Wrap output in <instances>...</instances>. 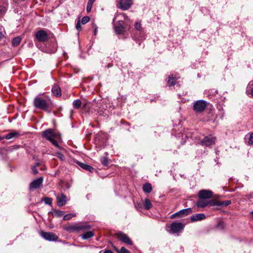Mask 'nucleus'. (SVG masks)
I'll use <instances>...</instances> for the list:
<instances>
[{"instance_id":"nucleus-1","label":"nucleus","mask_w":253,"mask_h":253,"mask_svg":"<svg viewBox=\"0 0 253 253\" xmlns=\"http://www.w3.org/2000/svg\"><path fill=\"white\" fill-rule=\"evenodd\" d=\"M34 105L38 109L47 111L52 108V103L49 97L46 96H37L34 100Z\"/></svg>"},{"instance_id":"nucleus-2","label":"nucleus","mask_w":253,"mask_h":253,"mask_svg":"<svg viewBox=\"0 0 253 253\" xmlns=\"http://www.w3.org/2000/svg\"><path fill=\"white\" fill-rule=\"evenodd\" d=\"M42 136L49 140L55 146L58 147V144L55 139L58 138V134L51 129H46L42 132Z\"/></svg>"},{"instance_id":"nucleus-3","label":"nucleus","mask_w":253,"mask_h":253,"mask_svg":"<svg viewBox=\"0 0 253 253\" xmlns=\"http://www.w3.org/2000/svg\"><path fill=\"white\" fill-rule=\"evenodd\" d=\"M35 39L39 42H44L48 40L49 36L45 31L40 30L35 33Z\"/></svg>"},{"instance_id":"nucleus-4","label":"nucleus","mask_w":253,"mask_h":253,"mask_svg":"<svg viewBox=\"0 0 253 253\" xmlns=\"http://www.w3.org/2000/svg\"><path fill=\"white\" fill-rule=\"evenodd\" d=\"M207 106V102L203 100H197L193 103V109L196 112H202Z\"/></svg>"},{"instance_id":"nucleus-5","label":"nucleus","mask_w":253,"mask_h":253,"mask_svg":"<svg viewBox=\"0 0 253 253\" xmlns=\"http://www.w3.org/2000/svg\"><path fill=\"white\" fill-rule=\"evenodd\" d=\"M40 235L45 240L49 241H56L58 239V237L53 232L42 231Z\"/></svg>"},{"instance_id":"nucleus-6","label":"nucleus","mask_w":253,"mask_h":253,"mask_svg":"<svg viewBox=\"0 0 253 253\" xmlns=\"http://www.w3.org/2000/svg\"><path fill=\"white\" fill-rule=\"evenodd\" d=\"M215 141V137L212 135H209L205 137L204 139L201 142V144L202 145H205L206 146H209L214 143Z\"/></svg>"},{"instance_id":"nucleus-7","label":"nucleus","mask_w":253,"mask_h":253,"mask_svg":"<svg viewBox=\"0 0 253 253\" xmlns=\"http://www.w3.org/2000/svg\"><path fill=\"white\" fill-rule=\"evenodd\" d=\"M116 235L118 238L123 242L130 245L132 244L131 241L126 234L122 232H119L117 233Z\"/></svg>"},{"instance_id":"nucleus-8","label":"nucleus","mask_w":253,"mask_h":253,"mask_svg":"<svg viewBox=\"0 0 253 253\" xmlns=\"http://www.w3.org/2000/svg\"><path fill=\"white\" fill-rule=\"evenodd\" d=\"M56 200L57 205L59 207L65 205L68 201L67 197L62 193L56 196Z\"/></svg>"},{"instance_id":"nucleus-9","label":"nucleus","mask_w":253,"mask_h":253,"mask_svg":"<svg viewBox=\"0 0 253 253\" xmlns=\"http://www.w3.org/2000/svg\"><path fill=\"white\" fill-rule=\"evenodd\" d=\"M184 227V225L181 222H173L170 225L171 230L172 233H177Z\"/></svg>"},{"instance_id":"nucleus-10","label":"nucleus","mask_w":253,"mask_h":253,"mask_svg":"<svg viewBox=\"0 0 253 253\" xmlns=\"http://www.w3.org/2000/svg\"><path fill=\"white\" fill-rule=\"evenodd\" d=\"M206 200V199L199 198V199L198 200L197 204H196L197 207H199V208H204V207H205L209 205H212V206L215 205V204L212 203V202L207 201Z\"/></svg>"},{"instance_id":"nucleus-11","label":"nucleus","mask_w":253,"mask_h":253,"mask_svg":"<svg viewBox=\"0 0 253 253\" xmlns=\"http://www.w3.org/2000/svg\"><path fill=\"white\" fill-rule=\"evenodd\" d=\"M132 4L131 0H121L119 8L123 10L128 9Z\"/></svg>"},{"instance_id":"nucleus-12","label":"nucleus","mask_w":253,"mask_h":253,"mask_svg":"<svg viewBox=\"0 0 253 253\" xmlns=\"http://www.w3.org/2000/svg\"><path fill=\"white\" fill-rule=\"evenodd\" d=\"M212 196V192L209 190H202L199 192V198L208 199Z\"/></svg>"},{"instance_id":"nucleus-13","label":"nucleus","mask_w":253,"mask_h":253,"mask_svg":"<svg viewBox=\"0 0 253 253\" xmlns=\"http://www.w3.org/2000/svg\"><path fill=\"white\" fill-rule=\"evenodd\" d=\"M42 177H40L33 181H32L30 185V189H37L39 188L42 183Z\"/></svg>"},{"instance_id":"nucleus-14","label":"nucleus","mask_w":253,"mask_h":253,"mask_svg":"<svg viewBox=\"0 0 253 253\" xmlns=\"http://www.w3.org/2000/svg\"><path fill=\"white\" fill-rule=\"evenodd\" d=\"M206 216L204 213H196L191 216V219L192 221H197L204 219Z\"/></svg>"},{"instance_id":"nucleus-15","label":"nucleus","mask_w":253,"mask_h":253,"mask_svg":"<svg viewBox=\"0 0 253 253\" xmlns=\"http://www.w3.org/2000/svg\"><path fill=\"white\" fill-rule=\"evenodd\" d=\"M192 211L191 208H188L186 209H183L181 210L180 211L175 213L173 215H181L180 217H182L183 216H185L188 214H189L190 213H192Z\"/></svg>"},{"instance_id":"nucleus-16","label":"nucleus","mask_w":253,"mask_h":253,"mask_svg":"<svg viewBox=\"0 0 253 253\" xmlns=\"http://www.w3.org/2000/svg\"><path fill=\"white\" fill-rule=\"evenodd\" d=\"M246 92L248 94H251L253 97V81L249 82L247 87Z\"/></svg>"},{"instance_id":"nucleus-17","label":"nucleus","mask_w":253,"mask_h":253,"mask_svg":"<svg viewBox=\"0 0 253 253\" xmlns=\"http://www.w3.org/2000/svg\"><path fill=\"white\" fill-rule=\"evenodd\" d=\"M19 135V133L17 131H12L8 133L5 136V138L6 139L9 140L12 138H16Z\"/></svg>"},{"instance_id":"nucleus-18","label":"nucleus","mask_w":253,"mask_h":253,"mask_svg":"<svg viewBox=\"0 0 253 253\" xmlns=\"http://www.w3.org/2000/svg\"><path fill=\"white\" fill-rule=\"evenodd\" d=\"M52 92L56 96H59L61 94L60 88L58 86H53L52 89Z\"/></svg>"},{"instance_id":"nucleus-19","label":"nucleus","mask_w":253,"mask_h":253,"mask_svg":"<svg viewBox=\"0 0 253 253\" xmlns=\"http://www.w3.org/2000/svg\"><path fill=\"white\" fill-rule=\"evenodd\" d=\"M143 190L145 193H149L152 190V187L150 183H146L143 186Z\"/></svg>"},{"instance_id":"nucleus-20","label":"nucleus","mask_w":253,"mask_h":253,"mask_svg":"<svg viewBox=\"0 0 253 253\" xmlns=\"http://www.w3.org/2000/svg\"><path fill=\"white\" fill-rule=\"evenodd\" d=\"M79 165L83 169H86V170H87L90 172H91L93 169H94L89 166V165H87L85 164H84V163H79Z\"/></svg>"},{"instance_id":"nucleus-21","label":"nucleus","mask_w":253,"mask_h":253,"mask_svg":"<svg viewBox=\"0 0 253 253\" xmlns=\"http://www.w3.org/2000/svg\"><path fill=\"white\" fill-rule=\"evenodd\" d=\"M93 235L94 234L92 231H87L82 234V237L83 239L86 240L93 237Z\"/></svg>"},{"instance_id":"nucleus-22","label":"nucleus","mask_w":253,"mask_h":253,"mask_svg":"<svg viewBox=\"0 0 253 253\" xmlns=\"http://www.w3.org/2000/svg\"><path fill=\"white\" fill-rule=\"evenodd\" d=\"M176 83V79L173 77V75H170L169 77L168 84L169 86H173Z\"/></svg>"},{"instance_id":"nucleus-23","label":"nucleus","mask_w":253,"mask_h":253,"mask_svg":"<svg viewBox=\"0 0 253 253\" xmlns=\"http://www.w3.org/2000/svg\"><path fill=\"white\" fill-rule=\"evenodd\" d=\"M89 228V226L86 224H81L75 226V229L77 230H84L87 229Z\"/></svg>"},{"instance_id":"nucleus-24","label":"nucleus","mask_w":253,"mask_h":253,"mask_svg":"<svg viewBox=\"0 0 253 253\" xmlns=\"http://www.w3.org/2000/svg\"><path fill=\"white\" fill-rule=\"evenodd\" d=\"M22 38L20 37H17L14 38L12 40V45L14 46H16L19 44L21 41Z\"/></svg>"},{"instance_id":"nucleus-25","label":"nucleus","mask_w":253,"mask_h":253,"mask_svg":"<svg viewBox=\"0 0 253 253\" xmlns=\"http://www.w3.org/2000/svg\"><path fill=\"white\" fill-rule=\"evenodd\" d=\"M124 28L122 25V24H120L119 26H117L115 27V32L117 34H121L124 32Z\"/></svg>"},{"instance_id":"nucleus-26","label":"nucleus","mask_w":253,"mask_h":253,"mask_svg":"<svg viewBox=\"0 0 253 253\" xmlns=\"http://www.w3.org/2000/svg\"><path fill=\"white\" fill-rule=\"evenodd\" d=\"M73 104L75 108L79 109L81 106L82 101L80 99H77L74 101Z\"/></svg>"},{"instance_id":"nucleus-27","label":"nucleus","mask_w":253,"mask_h":253,"mask_svg":"<svg viewBox=\"0 0 253 253\" xmlns=\"http://www.w3.org/2000/svg\"><path fill=\"white\" fill-rule=\"evenodd\" d=\"M144 203H145V207L146 210H149L152 208V205L151 204V201L149 199H145Z\"/></svg>"},{"instance_id":"nucleus-28","label":"nucleus","mask_w":253,"mask_h":253,"mask_svg":"<svg viewBox=\"0 0 253 253\" xmlns=\"http://www.w3.org/2000/svg\"><path fill=\"white\" fill-rule=\"evenodd\" d=\"M127 16L125 13H120L117 15L114 18V21H116L118 18H123L124 19H126Z\"/></svg>"},{"instance_id":"nucleus-29","label":"nucleus","mask_w":253,"mask_h":253,"mask_svg":"<svg viewBox=\"0 0 253 253\" xmlns=\"http://www.w3.org/2000/svg\"><path fill=\"white\" fill-rule=\"evenodd\" d=\"M53 214L57 217H62L64 215V212L59 210H56L54 211Z\"/></svg>"},{"instance_id":"nucleus-30","label":"nucleus","mask_w":253,"mask_h":253,"mask_svg":"<svg viewBox=\"0 0 253 253\" xmlns=\"http://www.w3.org/2000/svg\"><path fill=\"white\" fill-rule=\"evenodd\" d=\"M116 250L120 253H130L129 251L124 247H122L120 251L117 249H116Z\"/></svg>"},{"instance_id":"nucleus-31","label":"nucleus","mask_w":253,"mask_h":253,"mask_svg":"<svg viewBox=\"0 0 253 253\" xmlns=\"http://www.w3.org/2000/svg\"><path fill=\"white\" fill-rule=\"evenodd\" d=\"M43 201H44V202H45V203L46 204H47V205H51V204H52V200L50 198L45 197V198H43Z\"/></svg>"},{"instance_id":"nucleus-32","label":"nucleus","mask_w":253,"mask_h":253,"mask_svg":"<svg viewBox=\"0 0 253 253\" xmlns=\"http://www.w3.org/2000/svg\"><path fill=\"white\" fill-rule=\"evenodd\" d=\"M102 164L104 166H107L108 165V159L107 157H103L101 160Z\"/></svg>"},{"instance_id":"nucleus-33","label":"nucleus","mask_w":253,"mask_h":253,"mask_svg":"<svg viewBox=\"0 0 253 253\" xmlns=\"http://www.w3.org/2000/svg\"><path fill=\"white\" fill-rule=\"evenodd\" d=\"M90 20V18L88 16H84L82 19V24H85L87 23Z\"/></svg>"},{"instance_id":"nucleus-34","label":"nucleus","mask_w":253,"mask_h":253,"mask_svg":"<svg viewBox=\"0 0 253 253\" xmlns=\"http://www.w3.org/2000/svg\"><path fill=\"white\" fill-rule=\"evenodd\" d=\"M75 214H67L65 215H64L63 219L65 220H67L71 218L72 216H75Z\"/></svg>"},{"instance_id":"nucleus-35","label":"nucleus","mask_w":253,"mask_h":253,"mask_svg":"<svg viewBox=\"0 0 253 253\" xmlns=\"http://www.w3.org/2000/svg\"><path fill=\"white\" fill-rule=\"evenodd\" d=\"M7 10L6 7L2 5H0V14H3Z\"/></svg>"},{"instance_id":"nucleus-36","label":"nucleus","mask_w":253,"mask_h":253,"mask_svg":"<svg viewBox=\"0 0 253 253\" xmlns=\"http://www.w3.org/2000/svg\"><path fill=\"white\" fill-rule=\"evenodd\" d=\"M135 28L136 30H137L138 31H141V26L140 23H139L138 22H136L135 24Z\"/></svg>"},{"instance_id":"nucleus-37","label":"nucleus","mask_w":253,"mask_h":253,"mask_svg":"<svg viewBox=\"0 0 253 253\" xmlns=\"http://www.w3.org/2000/svg\"><path fill=\"white\" fill-rule=\"evenodd\" d=\"M231 204V201H226L222 203H221L220 204H215V205H218V206H222V205H224V206H228L229 205V204Z\"/></svg>"},{"instance_id":"nucleus-38","label":"nucleus","mask_w":253,"mask_h":253,"mask_svg":"<svg viewBox=\"0 0 253 253\" xmlns=\"http://www.w3.org/2000/svg\"><path fill=\"white\" fill-rule=\"evenodd\" d=\"M76 29L78 30V31H80L81 30L82 28H81V22H80V21L79 20L78 22H77V23L76 24Z\"/></svg>"},{"instance_id":"nucleus-39","label":"nucleus","mask_w":253,"mask_h":253,"mask_svg":"<svg viewBox=\"0 0 253 253\" xmlns=\"http://www.w3.org/2000/svg\"><path fill=\"white\" fill-rule=\"evenodd\" d=\"M249 143L250 144H253V133H251L250 136Z\"/></svg>"},{"instance_id":"nucleus-40","label":"nucleus","mask_w":253,"mask_h":253,"mask_svg":"<svg viewBox=\"0 0 253 253\" xmlns=\"http://www.w3.org/2000/svg\"><path fill=\"white\" fill-rule=\"evenodd\" d=\"M3 30V28L1 26H0V41L3 37V34L2 33V31Z\"/></svg>"},{"instance_id":"nucleus-41","label":"nucleus","mask_w":253,"mask_h":253,"mask_svg":"<svg viewBox=\"0 0 253 253\" xmlns=\"http://www.w3.org/2000/svg\"><path fill=\"white\" fill-rule=\"evenodd\" d=\"M224 227V223L222 221H219L217 225L218 228L223 229Z\"/></svg>"},{"instance_id":"nucleus-42","label":"nucleus","mask_w":253,"mask_h":253,"mask_svg":"<svg viewBox=\"0 0 253 253\" xmlns=\"http://www.w3.org/2000/svg\"><path fill=\"white\" fill-rule=\"evenodd\" d=\"M92 4H89L87 3V6H86V11L87 12H89L91 11V7H92Z\"/></svg>"},{"instance_id":"nucleus-43","label":"nucleus","mask_w":253,"mask_h":253,"mask_svg":"<svg viewBox=\"0 0 253 253\" xmlns=\"http://www.w3.org/2000/svg\"><path fill=\"white\" fill-rule=\"evenodd\" d=\"M32 170L33 171V173H34L35 174H36L38 173V171H37V170L36 169V166H33L32 168Z\"/></svg>"},{"instance_id":"nucleus-44","label":"nucleus","mask_w":253,"mask_h":253,"mask_svg":"<svg viewBox=\"0 0 253 253\" xmlns=\"http://www.w3.org/2000/svg\"><path fill=\"white\" fill-rule=\"evenodd\" d=\"M57 156L61 160H63L64 158V156L61 153H57Z\"/></svg>"},{"instance_id":"nucleus-45","label":"nucleus","mask_w":253,"mask_h":253,"mask_svg":"<svg viewBox=\"0 0 253 253\" xmlns=\"http://www.w3.org/2000/svg\"><path fill=\"white\" fill-rule=\"evenodd\" d=\"M135 208L137 209H140L141 208V205L140 203H136V204L135 205Z\"/></svg>"},{"instance_id":"nucleus-46","label":"nucleus","mask_w":253,"mask_h":253,"mask_svg":"<svg viewBox=\"0 0 253 253\" xmlns=\"http://www.w3.org/2000/svg\"><path fill=\"white\" fill-rule=\"evenodd\" d=\"M94 1L95 0H88L87 3L92 5Z\"/></svg>"},{"instance_id":"nucleus-47","label":"nucleus","mask_w":253,"mask_h":253,"mask_svg":"<svg viewBox=\"0 0 253 253\" xmlns=\"http://www.w3.org/2000/svg\"><path fill=\"white\" fill-rule=\"evenodd\" d=\"M103 253H113L110 250H106Z\"/></svg>"},{"instance_id":"nucleus-48","label":"nucleus","mask_w":253,"mask_h":253,"mask_svg":"<svg viewBox=\"0 0 253 253\" xmlns=\"http://www.w3.org/2000/svg\"><path fill=\"white\" fill-rule=\"evenodd\" d=\"M97 28H95L94 29V35H96L97 34Z\"/></svg>"},{"instance_id":"nucleus-49","label":"nucleus","mask_w":253,"mask_h":253,"mask_svg":"<svg viewBox=\"0 0 253 253\" xmlns=\"http://www.w3.org/2000/svg\"><path fill=\"white\" fill-rule=\"evenodd\" d=\"M40 164L39 163H37L34 166H36V167L39 166Z\"/></svg>"},{"instance_id":"nucleus-50","label":"nucleus","mask_w":253,"mask_h":253,"mask_svg":"<svg viewBox=\"0 0 253 253\" xmlns=\"http://www.w3.org/2000/svg\"><path fill=\"white\" fill-rule=\"evenodd\" d=\"M4 138H5V137H2L0 136V140H2V139H3Z\"/></svg>"}]
</instances>
